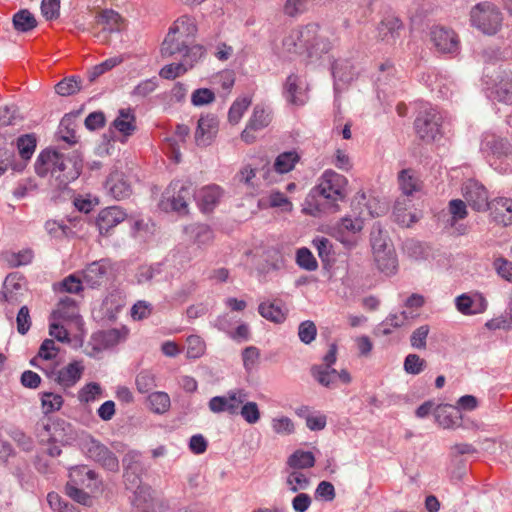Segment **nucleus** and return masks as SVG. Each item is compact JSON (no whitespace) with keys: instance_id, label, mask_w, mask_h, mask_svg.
Returning a JSON list of instances; mask_svg holds the SVG:
<instances>
[{"instance_id":"1a4fd4ad","label":"nucleus","mask_w":512,"mask_h":512,"mask_svg":"<svg viewBox=\"0 0 512 512\" xmlns=\"http://www.w3.org/2000/svg\"><path fill=\"white\" fill-rule=\"evenodd\" d=\"M83 450L88 458L99 463L103 468L109 471L119 469V461L115 454L98 440L91 438L85 441Z\"/></svg>"},{"instance_id":"9b49d317","label":"nucleus","mask_w":512,"mask_h":512,"mask_svg":"<svg viewBox=\"0 0 512 512\" xmlns=\"http://www.w3.org/2000/svg\"><path fill=\"white\" fill-rule=\"evenodd\" d=\"M84 372V366L81 361H72L67 366L56 370H46V376L56 382L64 389L71 388L77 384Z\"/></svg>"},{"instance_id":"72a5a7b5","label":"nucleus","mask_w":512,"mask_h":512,"mask_svg":"<svg viewBox=\"0 0 512 512\" xmlns=\"http://www.w3.org/2000/svg\"><path fill=\"white\" fill-rule=\"evenodd\" d=\"M311 375L321 386L333 389L337 386V370L328 367H311Z\"/></svg>"},{"instance_id":"f704fd0d","label":"nucleus","mask_w":512,"mask_h":512,"mask_svg":"<svg viewBox=\"0 0 512 512\" xmlns=\"http://www.w3.org/2000/svg\"><path fill=\"white\" fill-rule=\"evenodd\" d=\"M147 402L149 409L158 415L168 412L171 406L170 396L163 391L152 392L148 396Z\"/></svg>"},{"instance_id":"9d476101","label":"nucleus","mask_w":512,"mask_h":512,"mask_svg":"<svg viewBox=\"0 0 512 512\" xmlns=\"http://www.w3.org/2000/svg\"><path fill=\"white\" fill-rule=\"evenodd\" d=\"M248 394L243 389H234L224 396L212 397L208 407L213 413L227 412L230 415H237L240 405L247 399Z\"/></svg>"},{"instance_id":"f03ea898","label":"nucleus","mask_w":512,"mask_h":512,"mask_svg":"<svg viewBox=\"0 0 512 512\" xmlns=\"http://www.w3.org/2000/svg\"><path fill=\"white\" fill-rule=\"evenodd\" d=\"M34 168L39 177L47 178L57 189L65 188L79 176V171L70 159L50 149L43 150L38 155Z\"/></svg>"},{"instance_id":"c756f323","label":"nucleus","mask_w":512,"mask_h":512,"mask_svg":"<svg viewBox=\"0 0 512 512\" xmlns=\"http://www.w3.org/2000/svg\"><path fill=\"white\" fill-rule=\"evenodd\" d=\"M299 161L300 155L295 150L285 151L276 157L272 169L278 174H286L292 171Z\"/></svg>"},{"instance_id":"8fccbe9b","label":"nucleus","mask_w":512,"mask_h":512,"mask_svg":"<svg viewBox=\"0 0 512 512\" xmlns=\"http://www.w3.org/2000/svg\"><path fill=\"white\" fill-rule=\"evenodd\" d=\"M63 402V397L60 394L53 392H43L41 394V407L46 415L60 410Z\"/></svg>"},{"instance_id":"58836bf2","label":"nucleus","mask_w":512,"mask_h":512,"mask_svg":"<svg viewBox=\"0 0 512 512\" xmlns=\"http://www.w3.org/2000/svg\"><path fill=\"white\" fill-rule=\"evenodd\" d=\"M402 28V23L397 18H386L383 20L379 27V35L382 40L390 43L394 42L395 39L399 36V30Z\"/></svg>"},{"instance_id":"4c0bfd02","label":"nucleus","mask_w":512,"mask_h":512,"mask_svg":"<svg viewBox=\"0 0 512 512\" xmlns=\"http://www.w3.org/2000/svg\"><path fill=\"white\" fill-rule=\"evenodd\" d=\"M8 169L21 172L25 169V163L17 162L13 149L0 148V176Z\"/></svg>"},{"instance_id":"c9c22d12","label":"nucleus","mask_w":512,"mask_h":512,"mask_svg":"<svg viewBox=\"0 0 512 512\" xmlns=\"http://www.w3.org/2000/svg\"><path fill=\"white\" fill-rule=\"evenodd\" d=\"M205 48L199 44L187 45L182 53H177L181 57L187 70H191L204 56Z\"/></svg>"},{"instance_id":"de8ad7c7","label":"nucleus","mask_w":512,"mask_h":512,"mask_svg":"<svg viewBox=\"0 0 512 512\" xmlns=\"http://www.w3.org/2000/svg\"><path fill=\"white\" fill-rule=\"evenodd\" d=\"M238 414H240L243 420L250 425L258 423L261 419V412L258 404L254 401H247V399L240 405Z\"/></svg>"},{"instance_id":"79ce46f5","label":"nucleus","mask_w":512,"mask_h":512,"mask_svg":"<svg viewBox=\"0 0 512 512\" xmlns=\"http://www.w3.org/2000/svg\"><path fill=\"white\" fill-rule=\"evenodd\" d=\"M186 232L189 233L200 246L210 244L214 238L213 231L206 224H192L186 227Z\"/></svg>"},{"instance_id":"39448f33","label":"nucleus","mask_w":512,"mask_h":512,"mask_svg":"<svg viewBox=\"0 0 512 512\" xmlns=\"http://www.w3.org/2000/svg\"><path fill=\"white\" fill-rule=\"evenodd\" d=\"M69 477L70 480L65 486L66 495L81 505L91 506L92 497L79 486L89 487L90 484L87 482L95 479V472L84 465L76 466L70 470Z\"/></svg>"},{"instance_id":"f8f14e48","label":"nucleus","mask_w":512,"mask_h":512,"mask_svg":"<svg viewBox=\"0 0 512 512\" xmlns=\"http://www.w3.org/2000/svg\"><path fill=\"white\" fill-rule=\"evenodd\" d=\"M462 195L473 210L478 212L487 210L489 206L488 191L477 180H467L462 186Z\"/></svg>"},{"instance_id":"bf43d9fd","label":"nucleus","mask_w":512,"mask_h":512,"mask_svg":"<svg viewBox=\"0 0 512 512\" xmlns=\"http://www.w3.org/2000/svg\"><path fill=\"white\" fill-rule=\"evenodd\" d=\"M205 343L197 335H191L187 338L186 356L190 359H197L204 354Z\"/></svg>"},{"instance_id":"0eeeda50","label":"nucleus","mask_w":512,"mask_h":512,"mask_svg":"<svg viewBox=\"0 0 512 512\" xmlns=\"http://www.w3.org/2000/svg\"><path fill=\"white\" fill-rule=\"evenodd\" d=\"M443 115L435 107H424L418 113L414 127L417 135L424 141H435L442 136Z\"/></svg>"},{"instance_id":"680f3d73","label":"nucleus","mask_w":512,"mask_h":512,"mask_svg":"<svg viewBox=\"0 0 512 512\" xmlns=\"http://www.w3.org/2000/svg\"><path fill=\"white\" fill-rule=\"evenodd\" d=\"M429 331L430 328L428 325H422L415 329L410 336L411 346L417 350L426 349Z\"/></svg>"},{"instance_id":"a19ab883","label":"nucleus","mask_w":512,"mask_h":512,"mask_svg":"<svg viewBox=\"0 0 512 512\" xmlns=\"http://www.w3.org/2000/svg\"><path fill=\"white\" fill-rule=\"evenodd\" d=\"M393 215L395 217V221L404 227H410L413 223L417 222L418 220L415 213L407 212L406 199H397L394 206Z\"/></svg>"},{"instance_id":"5701e85b","label":"nucleus","mask_w":512,"mask_h":512,"mask_svg":"<svg viewBox=\"0 0 512 512\" xmlns=\"http://www.w3.org/2000/svg\"><path fill=\"white\" fill-rule=\"evenodd\" d=\"M105 189L108 193L116 200L125 199L131 194V186L125 179L123 173L113 172L111 173L106 182Z\"/></svg>"},{"instance_id":"69168bd1","label":"nucleus","mask_w":512,"mask_h":512,"mask_svg":"<svg viewBox=\"0 0 512 512\" xmlns=\"http://www.w3.org/2000/svg\"><path fill=\"white\" fill-rule=\"evenodd\" d=\"M187 68L180 60L178 63H171L162 67L159 71V76L163 79L173 80L187 72Z\"/></svg>"},{"instance_id":"0e129e2a","label":"nucleus","mask_w":512,"mask_h":512,"mask_svg":"<svg viewBox=\"0 0 512 512\" xmlns=\"http://www.w3.org/2000/svg\"><path fill=\"white\" fill-rule=\"evenodd\" d=\"M101 393V386L96 382H90L79 390L78 399L85 403L93 402Z\"/></svg>"},{"instance_id":"2f4dec72","label":"nucleus","mask_w":512,"mask_h":512,"mask_svg":"<svg viewBox=\"0 0 512 512\" xmlns=\"http://www.w3.org/2000/svg\"><path fill=\"white\" fill-rule=\"evenodd\" d=\"M259 314L274 323H282L286 319V310L275 302H262L258 307Z\"/></svg>"},{"instance_id":"052dcab7","label":"nucleus","mask_w":512,"mask_h":512,"mask_svg":"<svg viewBox=\"0 0 512 512\" xmlns=\"http://www.w3.org/2000/svg\"><path fill=\"white\" fill-rule=\"evenodd\" d=\"M215 93L208 88H198L191 94V103L196 107L205 106L215 101Z\"/></svg>"},{"instance_id":"6ab92c4d","label":"nucleus","mask_w":512,"mask_h":512,"mask_svg":"<svg viewBox=\"0 0 512 512\" xmlns=\"http://www.w3.org/2000/svg\"><path fill=\"white\" fill-rule=\"evenodd\" d=\"M111 270V264L107 259L94 261L83 270V279L90 287H97L106 282Z\"/></svg>"},{"instance_id":"6e6d98bb","label":"nucleus","mask_w":512,"mask_h":512,"mask_svg":"<svg viewBox=\"0 0 512 512\" xmlns=\"http://www.w3.org/2000/svg\"><path fill=\"white\" fill-rule=\"evenodd\" d=\"M296 263L302 269L307 271H315L318 268L316 258L308 248H300L296 253Z\"/></svg>"},{"instance_id":"a878e982","label":"nucleus","mask_w":512,"mask_h":512,"mask_svg":"<svg viewBox=\"0 0 512 512\" xmlns=\"http://www.w3.org/2000/svg\"><path fill=\"white\" fill-rule=\"evenodd\" d=\"M408 315L405 311L400 313L389 314L375 329V335L388 336L393 333L394 329L401 328L408 323Z\"/></svg>"},{"instance_id":"412c9836","label":"nucleus","mask_w":512,"mask_h":512,"mask_svg":"<svg viewBox=\"0 0 512 512\" xmlns=\"http://www.w3.org/2000/svg\"><path fill=\"white\" fill-rule=\"evenodd\" d=\"M126 213L117 206L108 207L103 209L96 219V225L100 234H107L110 229L124 221Z\"/></svg>"},{"instance_id":"b1692460","label":"nucleus","mask_w":512,"mask_h":512,"mask_svg":"<svg viewBox=\"0 0 512 512\" xmlns=\"http://www.w3.org/2000/svg\"><path fill=\"white\" fill-rule=\"evenodd\" d=\"M487 209H490L493 220L507 226L512 223V199L496 198L489 202Z\"/></svg>"},{"instance_id":"a211bd4d","label":"nucleus","mask_w":512,"mask_h":512,"mask_svg":"<svg viewBox=\"0 0 512 512\" xmlns=\"http://www.w3.org/2000/svg\"><path fill=\"white\" fill-rule=\"evenodd\" d=\"M219 121L214 114H206L199 118L195 131L198 146H208L218 133Z\"/></svg>"},{"instance_id":"c03bdc74","label":"nucleus","mask_w":512,"mask_h":512,"mask_svg":"<svg viewBox=\"0 0 512 512\" xmlns=\"http://www.w3.org/2000/svg\"><path fill=\"white\" fill-rule=\"evenodd\" d=\"M270 122L271 111L269 109H265L259 105H256L248 121L249 127L259 131L267 127L270 124Z\"/></svg>"},{"instance_id":"338daca9","label":"nucleus","mask_w":512,"mask_h":512,"mask_svg":"<svg viewBox=\"0 0 512 512\" xmlns=\"http://www.w3.org/2000/svg\"><path fill=\"white\" fill-rule=\"evenodd\" d=\"M197 289V283L195 281H188L181 285L180 288L174 291L171 296L173 302L184 303L188 300V298L195 293Z\"/></svg>"},{"instance_id":"dca6fc26","label":"nucleus","mask_w":512,"mask_h":512,"mask_svg":"<svg viewBox=\"0 0 512 512\" xmlns=\"http://www.w3.org/2000/svg\"><path fill=\"white\" fill-rule=\"evenodd\" d=\"M430 36L438 52L443 54L458 53L459 39L453 30L437 26L431 29Z\"/></svg>"},{"instance_id":"cd10ccee","label":"nucleus","mask_w":512,"mask_h":512,"mask_svg":"<svg viewBox=\"0 0 512 512\" xmlns=\"http://www.w3.org/2000/svg\"><path fill=\"white\" fill-rule=\"evenodd\" d=\"M78 317L79 312L76 301L68 296L60 299L56 309L51 314V318L53 320H61L63 322L74 321Z\"/></svg>"},{"instance_id":"6e6552de","label":"nucleus","mask_w":512,"mask_h":512,"mask_svg":"<svg viewBox=\"0 0 512 512\" xmlns=\"http://www.w3.org/2000/svg\"><path fill=\"white\" fill-rule=\"evenodd\" d=\"M480 149L489 159L490 165L498 169L497 161L502 162L504 159L512 157V145L501 136L493 133H485L483 135Z\"/></svg>"},{"instance_id":"4468645a","label":"nucleus","mask_w":512,"mask_h":512,"mask_svg":"<svg viewBox=\"0 0 512 512\" xmlns=\"http://www.w3.org/2000/svg\"><path fill=\"white\" fill-rule=\"evenodd\" d=\"M98 27H101V30L95 33V37L101 41H106V33L120 32L122 30L123 19L116 11L105 9L95 16L93 29L96 30Z\"/></svg>"},{"instance_id":"a18cd8bd","label":"nucleus","mask_w":512,"mask_h":512,"mask_svg":"<svg viewBox=\"0 0 512 512\" xmlns=\"http://www.w3.org/2000/svg\"><path fill=\"white\" fill-rule=\"evenodd\" d=\"M36 148V138L31 134L22 135L17 139V149L19 151L21 160L25 166L27 161L32 157Z\"/></svg>"},{"instance_id":"49530a36","label":"nucleus","mask_w":512,"mask_h":512,"mask_svg":"<svg viewBox=\"0 0 512 512\" xmlns=\"http://www.w3.org/2000/svg\"><path fill=\"white\" fill-rule=\"evenodd\" d=\"M286 484L291 492L296 493L308 489L311 482L310 478L304 473L292 469V471L287 474Z\"/></svg>"},{"instance_id":"3c124183","label":"nucleus","mask_w":512,"mask_h":512,"mask_svg":"<svg viewBox=\"0 0 512 512\" xmlns=\"http://www.w3.org/2000/svg\"><path fill=\"white\" fill-rule=\"evenodd\" d=\"M426 367L427 362L417 354L410 353L404 359L403 369L407 374L419 375Z\"/></svg>"},{"instance_id":"2eb2a0df","label":"nucleus","mask_w":512,"mask_h":512,"mask_svg":"<svg viewBox=\"0 0 512 512\" xmlns=\"http://www.w3.org/2000/svg\"><path fill=\"white\" fill-rule=\"evenodd\" d=\"M197 30L194 18L187 15L179 17L170 27L169 32L162 43L161 53H171L170 49H177L178 44L173 43V40H171L172 37H174L173 33L187 34L188 38H195Z\"/></svg>"},{"instance_id":"4be33fe9","label":"nucleus","mask_w":512,"mask_h":512,"mask_svg":"<svg viewBox=\"0 0 512 512\" xmlns=\"http://www.w3.org/2000/svg\"><path fill=\"white\" fill-rule=\"evenodd\" d=\"M222 196V189L218 185H208L201 188L194 197L201 211L207 213L214 210Z\"/></svg>"},{"instance_id":"bb28decb","label":"nucleus","mask_w":512,"mask_h":512,"mask_svg":"<svg viewBox=\"0 0 512 512\" xmlns=\"http://www.w3.org/2000/svg\"><path fill=\"white\" fill-rule=\"evenodd\" d=\"M299 77L296 74H291L287 77L284 84V97L294 105L302 106L307 102V95L298 85Z\"/></svg>"},{"instance_id":"37998d69","label":"nucleus","mask_w":512,"mask_h":512,"mask_svg":"<svg viewBox=\"0 0 512 512\" xmlns=\"http://www.w3.org/2000/svg\"><path fill=\"white\" fill-rule=\"evenodd\" d=\"M13 25L19 32H28L36 27L37 21L30 11L23 9L14 14Z\"/></svg>"},{"instance_id":"f3484780","label":"nucleus","mask_w":512,"mask_h":512,"mask_svg":"<svg viewBox=\"0 0 512 512\" xmlns=\"http://www.w3.org/2000/svg\"><path fill=\"white\" fill-rule=\"evenodd\" d=\"M489 97L497 102L507 105L512 104V71L500 72L492 87L489 89Z\"/></svg>"},{"instance_id":"7c9ffc66","label":"nucleus","mask_w":512,"mask_h":512,"mask_svg":"<svg viewBox=\"0 0 512 512\" xmlns=\"http://www.w3.org/2000/svg\"><path fill=\"white\" fill-rule=\"evenodd\" d=\"M286 464L293 470L309 469L315 465V457L310 451L296 450L288 457Z\"/></svg>"},{"instance_id":"ea45409f","label":"nucleus","mask_w":512,"mask_h":512,"mask_svg":"<svg viewBox=\"0 0 512 512\" xmlns=\"http://www.w3.org/2000/svg\"><path fill=\"white\" fill-rule=\"evenodd\" d=\"M378 268L385 274L395 273L397 269V259L392 249L383 250L374 254Z\"/></svg>"},{"instance_id":"e2e57ef3","label":"nucleus","mask_w":512,"mask_h":512,"mask_svg":"<svg viewBox=\"0 0 512 512\" xmlns=\"http://www.w3.org/2000/svg\"><path fill=\"white\" fill-rule=\"evenodd\" d=\"M121 62H122V58L112 57V58H109V59L103 61L102 63L94 66L88 74L90 82L95 81L100 75L111 70L112 68H114L115 66L120 64Z\"/></svg>"},{"instance_id":"5fc2aeb1","label":"nucleus","mask_w":512,"mask_h":512,"mask_svg":"<svg viewBox=\"0 0 512 512\" xmlns=\"http://www.w3.org/2000/svg\"><path fill=\"white\" fill-rule=\"evenodd\" d=\"M271 428L275 434L291 435L295 432L293 421L287 416L274 417L271 420Z\"/></svg>"},{"instance_id":"e433bc0d","label":"nucleus","mask_w":512,"mask_h":512,"mask_svg":"<svg viewBox=\"0 0 512 512\" xmlns=\"http://www.w3.org/2000/svg\"><path fill=\"white\" fill-rule=\"evenodd\" d=\"M436 421L443 428H452L459 423L458 411H455L450 405L438 406L435 410Z\"/></svg>"},{"instance_id":"603ef678","label":"nucleus","mask_w":512,"mask_h":512,"mask_svg":"<svg viewBox=\"0 0 512 512\" xmlns=\"http://www.w3.org/2000/svg\"><path fill=\"white\" fill-rule=\"evenodd\" d=\"M81 89V79L76 76H71L61 80L56 86V93L60 96H70Z\"/></svg>"},{"instance_id":"423d86ee","label":"nucleus","mask_w":512,"mask_h":512,"mask_svg":"<svg viewBox=\"0 0 512 512\" xmlns=\"http://www.w3.org/2000/svg\"><path fill=\"white\" fill-rule=\"evenodd\" d=\"M348 180L345 176L335 172L332 169L325 170L318 180L315 187L316 193L327 200L332 206H336L346 196V186Z\"/></svg>"},{"instance_id":"c85d7f7f","label":"nucleus","mask_w":512,"mask_h":512,"mask_svg":"<svg viewBox=\"0 0 512 512\" xmlns=\"http://www.w3.org/2000/svg\"><path fill=\"white\" fill-rule=\"evenodd\" d=\"M112 125L124 137L131 136L136 130V118L133 111L130 108L120 109Z\"/></svg>"},{"instance_id":"7ed1b4c3","label":"nucleus","mask_w":512,"mask_h":512,"mask_svg":"<svg viewBox=\"0 0 512 512\" xmlns=\"http://www.w3.org/2000/svg\"><path fill=\"white\" fill-rule=\"evenodd\" d=\"M471 25L486 35L496 34L503 22L500 10L491 2L476 4L470 11Z\"/></svg>"},{"instance_id":"4d7b16f0","label":"nucleus","mask_w":512,"mask_h":512,"mask_svg":"<svg viewBox=\"0 0 512 512\" xmlns=\"http://www.w3.org/2000/svg\"><path fill=\"white\" fill-rule=\"evenodd\" d=\"M161 263H156L151 266H142L136 273V280L138 284H144L155 279L162 272Z\"/></svg>"},{"instance_id":"ddd939ff","label":"nucleus","mask_w":512,"mask_h":512,"mask_svg":"<svg viewBox=\"0 0 512 512\" xmlns=\"http://www.w3.org/2000/svg\"><path fill=\"white\" fill-rule=\"evenodd\" d=\"M364 227V218L360 215H347L342 217L334 227V236L346 247H353L354 241L347 238L349 235H355L362 231Z\"/></svg>"},{"instance_id":"09e8293b","label":"nucleus","mask_w":512,"mask_h":512,"mask_svg":"<svg viewBox=\"0 0 512 512\" xmlns=\"http://www.w3.org/2000/svg\"><path fill=\"white\" fill-rule=\"evenodd\" d=\"M251 104V98L249 97H239L237 98L231 105L228 111V120L231 124H237L244 112L248 109Z\"/></svg>"},{"instance_id":"774afa93","label":"nucleus","mask_w":512,"mask_h":512,"mask_svg":"<svg viewBox=\"0 0 512 512\" xmlns=\"http://www.w3.org/2000/svg\"><path fill=\"white\" fill-rule=\"evenodd\" d=\"M135 384L140 393H147L155 387V377L150 371H141L136 376Z\"/></svg>"},{"instance_id":"20e7f679","label":"nucleus","mask_w":512,"mask_h":512,"mask_svg":"<svg viewBox=\"0 0 512 512\" xmlns=\"http://www.w3.org/2000/svg\"><path fill=\"white\" fill-rule=\"evenodd\" d=\"M194 197L193 185L189 181L175 180L171 182L160 206L164 210H172L179 214L188 213V204Z\"/></svg>"},{"instance_id":"aec40b11","label":"nucleus","mask_w":512,"mask_h":512,"mask_svg":"<svg viewBox=\"0 0 512 512\" xmlns=\"http://www.w3.org/2000/svg\"><path fill=\"white\" fill-rule=\"evenodd\" d=\"M455 305L463 315H476L483 313L487 308V301L481 294H461L456 297Z\"/></svg>"},{"instance_id":"f257e3e1","label":"nucleus","mask_w":512,"mask_h":512,"mask_svg":"<svg viewBox=\"0 0 512 512\" xmlns=\"http://www.w3.org/2000/svg\"><path fill=\"white\" fill-rule=\"evenodd\" d=\"M332 49V42L316 23L288 31L282 39V53L288 56L320 58Z\"/></svg>"},{"instance_id":"864d4df0","label":"nucleus","mask_w":512,"mask_h":512,"mask_svg":"<svg viewBox=\"0 0 512 512\" xmlns=\"http://www.w3.org/2000/svg\"><path fill=\"white\" fill-rule=\"evenodd\" d=\"M313 246L317 250L318 256L323 263H329L333 255V245L326 237H316L312 241Z\"/></svg>"},{"instance_id":"13d9d810","label":"nucleus","mask_w":512,"mask_h":512,"mask_svg":"<svg viewBox=\"0 0 512 512\" xmlns=\"http://www.w3.org/2000/svg\"><path fill=\"white\" fill-rule=\"evenodd\" d=\"M317 336V327L311 320H305L299 324L298 337L306 345L311 344Z\"/></svg>"},{"instance_id":"473e14b6","label":"nucleus","mask_w":512,"mask_h":512,"mask_svg":"<svg viewBox=\"0 0 512 512\" xmlns=\"http://www.w3.org/2000/svg\"><path fill=\"white\" fill-rule=\"evenodd\" d=\"M398 183L404 196H411L420 189V181L411 169H403L399 172Z\"/></svg>"},{"instance_id":"393cba45","label":"nucleus","mask_w":512,"mask_h":512,"mask_svg":"<svg viewBox=\"0 0 512 512\" xmlns=\"http://www.w3.org/2000/svg\"><path fill=\"white\" fill-rule=\"evenodd\" d=\"M332 75L335 81V90H338L341 84H348L354 79L355 67L349 60H336L332 65Z\"/></svg>"}]
</instances>
